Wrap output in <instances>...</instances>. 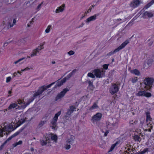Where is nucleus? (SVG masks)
I'll use <instances>...</instances> for the list:
<instances>
[{
    "label": "nucleus",
    "mask_w": 154,
    "mask_h": 154,
    "mask_svg": "<svg viewBox=\"0 0 154 154\" xmlns=\"http://www.w3.org/2000/svg\"><path fill=\"white\" fill-rule=\"evenodd\" d=\"M55 83V82H54L47 86H43L40 87L39 88V89L37 91L35 92L34 94L33 95V97H32L31 98L29 99V100L26 104H23V105L21 106L22 107V108H25L27 105H28L31 102L33 101L34 100V99L35 98H36L37 97H38L39 95H41L45 90L50 87L51 86L53 85V84H54ZM20 103L21 104V103ZM21 104H23V103H21Z\"/></svg>",
    "instance_id": "obj_1"
},
{
    "label": "nucleus",
    "mask_w": 154,
    "mask_h": 154,
    "mask_svg": "<svg viewBox=\"0 0 154 154\" xmlns=\"http://www.w3.org/2000/svg\"><path fill=\"white\" fill-rule=\"evenodd\" d=\"M29 100H28L27 102L26 103L24 102L23 100H21L20 99H18L17 101V103H12V104H11L9 106H8V109H4L3 110H1V111H0L1 112L3 111L5 113L6 111H7L8 110H10L12 108L13 109V108H16V107H17V104H19V105H20V106H18V108H17V109L18 108L20 109H24L26 107L24 108H22L21 107V106L22 105H23V104H20V103H21V102H22V103H24V104H26L27 103Z\"/></svg>",
    "instance_id": "obj_2"
},
{
    "label": "nucleus",
    "mask_w": 154,
    "mask_h": 154,
    "mask_svg": "<svg viewBox=\"0 0 154 154\" xmlns=\"http://www.w3.org/2000/svg\"><path fill=\"white\" fill-rule=\"evenodd\" d=\"M5 123L3 124L2 128V126H0V137H2L3 136V132L5 131L10 132L11 131L13 127L10 124L7 125V126L5 125Z\"/></svg>",
    "instance_id": "obj_3"
},
{
    "label": "nucleus",
    "mask_w": 154,
    "mask_h": 154,
    "mask_svg": "<svg viewBox=\"0 0 154 154\" xmlns=\"http://www.w3.org/2000/svg\"><path fill=\"white\" fill-rule=\"evenodd\" d=\"M129 43V41L128 40H125L116 49L113 51L109 52L107 55L108 56H110L113 54L114 53L119 51L120 50L124 48Z\"/></svg>",
    "instance_id": "obj_4"
},
{
    "label": "nucleus",
    "mask_w": 154,
    "mask_h": 154,
    "mask_svg": "<svg viewBox=\"0 0 154 154\" xmlns=\"http://www.w3.org/2000/svg\"><path fill=\"white\" fill-rule=\"evenodd\" d=\"M61 111H59L56 114L53 118L52 119L51 121V127L52 129L56 130L57 128V121L58 116L60 115Z\"/></svg>",
    "instance_id": "obj_5"
},
{
    "label": "nucleus",
    "mask_w": 154,
    "mask_h": 154,
    "mask_svg": "<svg viewBox=\"0 0 154 154\" xmlns=\"http://www.w3.org/2000/svg\"><path fill=\"white\" fill-rule=\"evenodd\" d=\"M154 82V79L152 78H145L143 80V82L145 85L148 86H145V88L147 90L150 88L152 87L151 85Z\"/></svg>",
    "instance_id": "obj_6"
},
{
    "label": "nucleus",
    "mask_w": 154,
    "mask_h": 154,
    "mask_svg": "<svg viewBox=\"0 0 154 154\" xmlns=\"http://www.w3.org/2000/svg\"><path fill=\"white\" fill-rule=\"evenodd\" d=\"M119 90V87L116 84L112 85L109 89V92L112 94L113 95L117 93Z\"/></svg>",
    "instance_id": "obj_7"
},
{
    "label": "nucleus",
    "mask_w": 154,
    "mask_h": 154,
    "mask_svg": "<svg viewBox=\"0 0 154 154\" xmlns=\"http://www.w3.org/2000/svg\"><path fill=\"white\" fill-rule=\"evenodd\" d=\"M94 75L97 78H101L104 74V71L103 69L101 71L99 69H95L93 71Z\"/></svg>",
    "instance_id": "obj_8"
},
{
    "label": "nucleus",
    "mask_w": 154,
    "mask_h": 154,
    "mask_svg": "<svg viewBox=\"0 0 154 154\" xmlns=\"http://www.w3.org/2000/svg\"><path fill=\"white\" fill-rule=\"evenodd\" d=\"M69 90V89L67 88H65L63 89V91L57 94L55 100H57L63 97L65 94Z\"/></svg>",
    "instance_id": "obj_9"
},
{
    "label": "nucleus",
    "mask_w": 154,
    "mask_h": 154,
    "mask_svg": "<svg viewBox=\"0 0 154 154\" xmlns=\"http://www.w3.org/2000/svg\"><path fill=\"white\" fill-rule=\"evenodd\" d=\"M102 114L101 113H97L92 116L91 120L94 122L100 121L102 117Z\"/></svg>",
    "instance_id": "obj_10"
},
{
    "label": "nucleus",
    "mask_w": 154,
    "mask_h": 154,
    "mask_svg": "<svg viewBox=\"0 0 154 154\" xmlns=\"http://www.w3.org/2000/svg\"><path fill=\"white\" fill-rule=\"evenodd\" d=\"M45 140H40L41 144L42 146H44L48 144V146H51L50 144V139L48 137L45 136Z\"/></svg>",
    "instance_id": "obj_11"
},
{
    "label": "nucleus",
    "mask_w": 154,
    "mask_h": 154,
    "mask_svg": "<svg viewBox=\"0 0 154 154\" xmlns=\"http://www.w3.org/2000/svg\"><path fill=\"white\" fill-rule=\"evenodd\" d=\"M45 140H40L41 144L42 146H44L48 144V146H51L50 144V139L48 137L45 136Z\"/></svg>",
    "instance_id": "obj_12"
},
{
    "label": "nucleus",
    "mask_w": 154,
    "mask_h": 154,
    "mask_svg": "<svg viewBox=\"0 0 154 154\" xmlns=\"http://www.w3.org/2000/svg\"><path fill=\"white\" fill-rule=\"evenodd\" d=\"M98 16V14H95V15L92 16L87 18L85 21L86 23L88 24L91 21L96 20L97 19V17Z\"/></svg>",
    "instance_id": "obj_13"
},
{
    "label": "nucleus",
    "mask_w": 154,
    "mask_h": 154,
    "mask_svg": "<svg viewBox=\"0 0 154 154\" xmlns=\"http://www.w3.org/2000/svg\"><path fill=\"white\" fill-rule=\"evenodd\" d=\"M140 4V1L139 0H134L131 2L130 6L133 8H135L138 6Z\"/></svg>",
    "instance_id": "obj_14"
},
{
    "label": "nucleus",
    "mask_w": 154,
    "mask_h": 154,
    "mask_svg": "<svg viewBox=\"0 0 154 154\" xmlns=\"http://www.w3.org/2000/svg\"><path fill=\"white\" fill-rule=\"evenodd\" d=\"M65 7V4H63L61 6L57 8L56 9L55 11L56 13H59L60 12H63L64 10Z\"/></svg>",
    "instance_id": "obj_15"
},
{
    "label": "nucleus",
    "mask_w": 154,
    "mask_h": 154,
    "mask_svg": "<svg viewBox=\"0 0 154 154\" xmlns=\"http://www.w3.org/2000/svg\"><path fill=\"white\" fill-rule=\"evenodd\" d=\"M153 14L152 12L146 11L145 12L143 15V17L144 18H146L148 17H153Z\"/></svg>",
    "instance_id": "obj_16"
},
{
    "label": "nucleus",
    "mask_w": 154,
    "mask_h": 154,
    "mask_svg": "<svg viewBox=\"0 0 154 154\" xmlns=\"http://www.w3.org/2000/svg\"><path fill=\"white\" fill-rule=\"evenodd\" d=\"M75 139L74 137L73 136H71L66 141L67 143L72 144L74 143Z\"/></svg>",
    "instance_id": "obj_17"
},
{
    "label": "nucleus",
    "mask_w": 154,
    "mask_h": 154,
    "mask_svg": "<svg viewBox=\"0 0 154 154\" xmlns=\"http://www.w3.org/2000/svg\"><path fill=\"white\" fill-rule=\"evenodd\" d=\"M66 82H64V79H63L62 80L60 81H58L56 85H55V87L57 88V87H60L62 85H63V83H65Z\"/></svg>",
    "instance_id": "obj_18"
},
{
    "label": "nucleus",
    "mask_w": 154,
    "mask_h": 154,
    "mask_svg": "<svg viewBox=\"0 0 154 154\" xmlns=\"http://www.w3.org/2000/svg\"><path fill=\"white\" fill-rule=\"evenodd\" d=\"M130 72L131 73L134 74L136 75H140V72L139 71L136 69L131 70Z\"/></svg>",
    "instance_id": "obj_19"
},
{
    "label": "nucleus",
    "mask_w": 154,
    "mask_h": 154,
    "mask_svg": "<svg viewBox=\"0 0 154 154\" xmlns=\"http://www.w3.org/2000/svg\"><path fill=\"white\" fill-rule=\"evenodd\" d=\"M51 138L52 140L55 143L57 142V135L54 134H52L51 136Z\"/></svg>",
    "instance_id": "obj_20"
},
{
    "label": "nucleus",
    "mask_w": 154,
    "mask_h": 154,
    "mask_svg": "<svg viewBox=\"0 0 154 154\" xmlns=\"http://www.w3.org/2000/svg\"><path fill=\"white\" fill-rule=\"evenodd\" d=\"M98 108V106L97 104V103H94L93 105L90 107L89 109L90 110H92L95 109H97Z\"/></svg>",
    "instance_id": "obj_21"
},
{
    "label": "nucleus",
    "mask_w": 154,
    "mask_h": 154,
    "mask_svg": "<svg viewBox=\"0 0 154 154\" xmlns=\"http://www.w3.org/2000/svg\"><path fill=\"white\" fill-rule=\"evenodd\" d=\"M146 92L145 90H143L142 91H139L138 93L136 94V95L137 96H144V93Z\"/></svg>",
    "instance_id": "obj_22"
},
{
    "label": "nucleus",
    "mask_w": 154,
    "mask_h": 154,
    "mask_svg": "<svg viewBox=\"0 0 154 154\" xmlns=\"http://www.w3.org/2000/svg\"><path fill=\"white\" fill-rule=\"evenodd\" d=\"M154 3V0H152L149 3L146 5L144 8L147 9L149 8V7H150Z\"/></svg>",
    "instance_id": "obj_23"
},
{
    "label": "nucleus",
    "mask_w": 154,
    "mask_h": 154,
    "mask_svg": "<svg viewBox=\"0 0 154 154\" xmlns=\"http://www.w3.org/2000/svg\"><path fill=\"white\" fill-rule=\"evenodd\" d=\"M37 53H39V52H38V50H36V49L34 50L33 51L32 53L31 54V57H32L36 56Z\"/></svg>",
    "instance_id": "obj_24"
},
{
    "label": "nucleus",
    "mask_w": 154,
    "mask_h": 154,
    "mask_svg": "<svg viewBox=\"0 0 154 154\" xmlns=\"http://www.w3.org/2000/svg\"><path fill=\"white\" fill-rule=\"evenodd\" d=\"M16 22V20L15 19H14L13 20V24H11V23H10L9 22L8 23V26L7 28L9 29V28L13 27V26H14V24H15Z\"/></svg>",
    "instance_id": "obj_25"
},
{
    "label": "nucleus",
    "mask_w": 154,
    "mask_h": 154,
    "mask_svg": "<svg viewBox=\"0 0 154 154\" xmlns=\"http://www.w3.org/2000/svg\"><path fill=\"white\" fill-rule=\"evenodd\" d=\"M22 141L21 140L19 141L18 142H17L13 144V147H15L18 145H21L22 144Z\"/></svg>",
    "instance_id": "obj_26"
},
{
    "label": "nucleus",
    "mask_w": 154,
    "mask_h": 154,
    "mask_svg": "<svg viewBox=\"0 0 154 154\" xmlns=\"http://www.w3.org/2000/svg\"><path fill=\"white\" fill-rule=\"evenodd\" d=\"M76 107L74 106H69V108L68 109L70 110L72 112H73L74 110H75Z\"/></svg>",
    "instance_id": "obj_27"
},
{
    "label": "nucleus",
    "mask_w": 154,
    "mask_h": 154,
    "mask_svg": "<svg viewBox=\"0 0 154 154\" xmlns=\"http://www.w3.org/2000/svg\"><path fill=\"white\" fill-rule=\"evenodd\" d=\"M47 122V120L42 121L40 122L38 126L39 127H42L44 124H45Z\"/></svg>",
    "instance_id": "obj_28"
},
{
    "label": "nucleus",
    "mask_w": 154,
    "mask_h": 154,
    "mask_svg": "<svg viewBox=\"0 0 154 154\" xmlns=\"http://www.w3.org/2000/svg\"><path fill=\"white\" fill-rule=\"evenodd\" d=\"M134 140L135 141L137 140L139 142H140L141 140L140 137L139 136H138L137 135H135L134 136Z\"/></svg>",
    "instance_id": "obj_29"
},
{
    "label": "nucleus",
    "mask_w": 154,
    "mask_h": 154,
    "mask_svg": "<svg viewBox=\"0 0 154 154\" xmlns=\"http://www.w3.org/2000/svg\"><path fill=\"white\" fill-rule=\"evenodd\" d=\"M23 129H20L16 133H14V134L13 135V136L14 137L17 136V135H18L20 132H21L22 130H23Z\"/></svg>",
    "instance_id": "obj_30"
},
{
    "label": "nucleus",
    "mask_w": 154,
    "mask_h": 154,
    "mask_svg": "<svg viewBox=\"0 0 154 154\" xmlns=\"http://www.w3.org/2000/svg\"><path fill=\"white\" fill-rule=\"evenodd\" d=\"M23 129H20L16 133H14V134L13 135V136L14 137L17 136V135H18L20 132H21L22 130H23Z\"/></svg>",
    "instance_id": "obj_31"
},
{
    "label": "nucleus",
    "mask_w": 154,
    "mask_h": 154,
    "mask_svg": "<svg viewBox=\"0 0 154 154\" xmlns=\"http://www.w3.org/2000/svg\"><path fill=\"white\" fill-rule=\"evenodd\" d=\"M25 59H26V58L25 57H23L22 58H21L17 60L14 62V63L15 64H17V63L20 62L21 61H22L23 60Z\"/></svg>",
    "instance_id": "obj_32"
},
{
    "label": "nucleus",
    "mask_w": 154,
    "mask_h": 154,
    "mask_svg": "<svg viewBox=\"0 0 154 154\" xmlns=\"http://www.w3.org/2000/svg\"><path fill=\"white\" fill-rule=\"evenodd\" d=\"M119 142H116L115 143L112 145V146L111 147L110 149V151H112L113 149L119 143Z\"/></svg>",
    "instance_id": "obj_33"
},
{
    "label": "nucleus",
    "mask_w": 154,
    "mask_h": 154,
    "mask_svg": "<svg viewBox=\"0 0 154 154\" xmlns=\"http://www.w3.org/2000/svg\"><path fill=\"white\" fill-rule=\"evenodd\" d=\"M72 113V112L70 110L68 109L66 113V115H65V117L66 118L69 117Z\"/></svg>",
    "instance_id": "obj_34"
},
{
    "label": "nucleus",
    "mask_w": 154,
    "mask_h": 154,
    "mask_svg": "<svg viewBox=\"0 0 154 154\" xmlns=\"http://www.w3.org/2000/svg\"><path fill=\"white\" fill-rule=\"evenodd\" d=\"M131 81L133 83H136L137 81V77H134L131 79Z\"/></svg>",
    "instance_id": "obj_35"
},
{
    "label": "nucleus",
    "mask_w": 154,
    "mask_h": 154,
    "mask_svg": "<svg viewBox=\"0 0 154 154\" xmlns=\"http://www.w3.org/2000/svg\"><path fill=\"white\" fill-rule=\"evenodd\" d=\"M72 76V75H71V74L69 73V74H68L66 77H65L63 79H64V82H66V81L67 80H68Z\"/></svg>",
    "instance_id": "obj_36"
},
{
    "label": "nucleus",
    "mask_w": 154,
    "mask_h": 154,
    "mask_svg": "<svg viewBox=\"0 0 154 154\" xmlns=\"http://www.w3.org/2000/svg\"><path fill=\"white\" fill-rule=\"evenodd\" d=\"M151 119L150 118V116L149 113H146V121H150Z\"/></svg>",
    "instance_id": "obj_37"
},
{
    "label": "nucleus",
    "mask_w": 154,
    "mask_h": 154,
    "mask_svg": "<svg viewBox=\"0 0 154 154\" xmlns=\"http://www.w3.org/2000/svg\"><path fill=\"white\" fill-rule=\"evenodd\" d=\"M51 26V25H48V26L47 28L45 30V32L46 33H48L50 32Z\"/></svg>",
    "instance_id": "obj_38"
},
{
    "label": "nucleus",
    "mask_w": 154,
    "mask_h": 154,
    "mask_svg": "<svg viewBox=\"0 0 154 154\" xmlns=\"http://www.w3.org/2000/svg\"><path fill=\"white\" fill-rule=\"evenodd\" d=\"M29 69V68L28 67H27L26 68L22 69L21 71V72H20L19 71H17V73H19L20 75H21V73L23 71H24L26 70H28Z\"/></svg>",
    "instance_id": "obj_39"
},
{
    "label": "nucleus",
    "mask_w": 154,
    "mask_h": 154,
    "mask_svg": "<svg viewBox=\"0 0 154 154\" xmlns=\"http://www.w3.org/2000/svg\"><path fill=\"white\" fill-rule=\"evenodd\" d=\"M43 48L44 47H43V45L41 44L40 45V46H38V47L36 49L39 51Z\"/></svg>",
    "instance_id": "obj_40"
},
{
    "label": "nucleus",
    "mask_w": 154,
    "mask_h": 154,
    "mask_svg": "<svg viewBox=\"0 0 154 154\" xmlns=\"http://www.w3.org/2000/svg\"><path fill=\"white\" fill-rule=\"evenodd\" d=\"M88 76L92 78H95V76L91 72L89 73L88 74Z\"/></svg>",
    "instance_id": "obj_41"
},
{
    "label": "nucleus",
    "mask_w": 154,
    "mask_h": 154,
    "mask_svg": "<svg viewBox=\"0 0 154 154\" xmlns=\"http://www.w3.org/2000/svg\"><path fill=\"white\" fill-rule=\"evenodd\" d=\"M144 96L147 97H149L151 96V94L150 93H146V92L144 93Z\"/></svg>",
    "instance_id": "obj_42"
},
{
    "label": "nucleus",
    "mask_w": 154,
    "mask_h": 154,
    "mask_svg": "<svg viewBox=\"0 0 154 154\" xmlns=\"http://www.w3.org/2000/svg\"><path fill=\"white\" fill-rule=\"evenodd\" d=\"M148 148H146L144 149L143 151H142L141 152V153L142 154H144L146 152H147L148 150Z\"/></svg>",
    "instance_id": "obj_43"
},
{
    "label": "nucleus",
    "mask_w": 154,
    "mask_h": 154,
    "mask_svg": "<svg viewBox=\"0 0 154 154\" xmlns=\"http://www.w3.org/2000/svg\"><path fill=\"white\" fill-rule=\"evenodd\" d=\"M134 22L132 21V20H131L128 23V24L125 27V28H126V27H128V26H132V24H133V23Z\"/></svg>",
    "instance_id": "obj_44"
},
{
    "label": "nucleus",
    "mask_w": 154,
    "mask_h": 154,
    "mask_svg": "<svg viewBox=\"0 0 154 154\" xmlns=\"http://www.w3.org/2000/svg\"><path fill=\"white\" fill-rule=\"evenodd\" d=\"M70 144L67 143V144L65 146V148L66 149H69L71 147Z\"/></svg>",
    "instance_id": "obj_45"
},
{
    "label": "nucleus",
    "mask_w": 154,
    "mask_h": 154,
    "mask_svg": "<svg viewBox=\"0 0 154 154\" xmlns=\"http://www.w3.org/2000/svg\"><path fill=\"white\" fill-rule=\"evenodd\" d=\"M75 53V52L72 51H70L67 53V54L69 55H73Z\"/></svg>",
    "instance_id": "obj_46"
},
{
    "label": "nucleus",
    "mask_w": 154,
    "mask_h": 154,
    "mask_svg": "<svg viewBox=\"0 0 154 154\" xmlns=\"http://www.w3.org/2000/svg\"><path fill=\"white\" fill-rule=\"evenodd\" d=\"M148 41L149 42V43H148L149 46H151L153 44V41L152 40H151L150 39H149L148 40Z\"/></svg>",
    "instance_id": "obj_47"
},
{
    "label": "nucleus",
    "mask_w": 154,
    "mask_h": 154,
    "mask_svg": "<svg viewBox=\"0 0 154 154\" xmlns=\"http://www.w3.org/2000/svg\"><path fill=\"white\" fill-rule=\"evenodd\" d=\"M12 78L11 77H8L6 78V82L7 83H8L10 82Z\"/></svg>",
    "instance_id": "obj_48"
},
{
    "label": "nucleus",
    "mask_w": 154,
    "mask_h": 154,
    "mask_svg": "<svg viewBox=\"0 0 154 154\" xmlns=\"http://www.w3.org/2000/svg\"><path fill=\"white\" fill-rule=\"evenodd\" d=\"M76 71H77L76 69H74L73 70H72V71L70 73L72 76L75 74V73L76 72Z\"/></svg>",
    "instance_id": "obj_49"
},
{
    "label": "nucleus",
    "mask_w": 154,
    "mask_h": 154,
    "mask_svg": "<svg viewBox=\"0 0 154 154\" xmlns=\"http://www.w3.org/2000/svg\"><path fill=\"white\" fill-rule=\"evenodd\" d=\"M109 65V64H104V65H103V68L104 69H108V66Z\"/></svg>",
    "instance_id": "obj_50"
},
{
    "label": "nucleus",
    "mask_w": 154,
    "mask_h": 154,
    "mask_svg": "<svg viewBox=\"0 0 154 154\" xmlns=\"http://www.w3.org/2000/svg\"><path fill=\"white\" fill-rule=\"evenodd\" d=\"M13 137H14L12 135L11 136L9 137L5 142H6V143L8 141L10 140H11Z\"/></svg>",
    "instance_id": "obj_51"
},
{
    "label": "nucleus",
    "mask_w": 154,
    "mask_h": 154,
    "mask_svg": "<svg viewBox=\"0 0 154 154\" xmlns=\"http://www.w3.org/2000/svg\"><path fill=\"white\" fill-rule=\"evenodd\" d=\"M6 143V142H5L4 143L0 146V150H1L3 148L4 145Z\"/></svg>",
    "instance_id": "obj_52"
},
{
    "label": "nucleus",
    "mask_w": 154,
    "mask_h": 154,
    "mask_svg": "<svg viewBox=\"0 0 154 154\" xmlns=\"http://www.w3.org/2000/svg\"><path fill=\"white\" fill-rule=\"evenodd\" d=\"M11 42L8 41H7L6 42H5L4 44V46H6L8 45V44H9Z\"/></svg>",
    "instance_id": "obj_53"
},
{
    "label": "nucleus",
    "mask_w": 154,
    "mask_h": 154,
    "mask_svg": "<svg viewBox=\"0 0 154 154\" xmlns=\"http://www.w3.org/2000/svg\"><path fill=\"white\" fill-rule=\"evenodd\" d=\"M19 122H20V124L19 125H20L25 122V120L24 119H23V120L19 121Z\"/></svg>",
    "instance_id": "obj_54"
},
{
    "label": "nucleus",
    "mask_w": 154,
    "mask_h": 154,
    "mask_svg": "<svg viewBox=\"0 0 154 154\" xmlns=\"http://www.w3.org/2000/svg\"><path fill=\"white\" fill-rule=\"evenodd\" d=\"M89 86H92L93 85L92 82L90 81H88Z\"/></svg>",
    "instance_id": "obj_55"
},
{
    "label": "nucleus",
    "mask_w": 154,
    "mask_h": 154,
    "mask_svg": "<svg viewBox=\"0 0 154 154\" xmlns=\"http://www.w3.org/2000/svg\"><path fill=\"white\" fill-rule=\"evenodd\" d=\"M139 17L138 15H136L135 16L134 18L132 19V21L134 22V21L137 18Z\"/></svg>",
    "instance_id": "obj_56"
},
{
    "label": "nucleus",
    "mask_w": 154,
    "mask_h": 154,
    "mask_svg": "<svg viewBox=\"0 0 154 154\" xmlns=\"http://www.w3.org/2000/svg\"><path fill=\"white\" fill-rule=\"evenodd\" d=\"M122 20V19H118L116 20V22L117 23H121V21Z\"/></svg>",
    "instance_id": "obj_57"
},
{
    "label": "nucleus",
    "mask_w": 154,
    "mask_h": 154,
    "mask_svg": "<svg viewBox=\"0 0 154 154\" xmlns=\"http://www.w3.org/2000/svg\"><path fill=\"white\" fill-rule=\"evenodd\" d=\"M108 133H109V131H108V130L106 131V132H105V133L104 134V136H105V137L107 135V134Z\"/></svg>",
    "instance_id": "obj_58"
},
{
    "label": "nucleus",
    "mask_w": 154,
    "mask_h": 154,
    "mask_svg": "<svg viewBox=\"0 0 154 154\" xmlns=\"http://www.w3.org/2000/svg\"><path fill=\"white\" fill-rule=\"evenodd\" d=\"M33 22H34L33 19L32 18V20L29 22V24H32L33 23Z\"/></svg>",
    "instance_id": "obj_59"
},
{
    "label": "nucleus",
    "mask_w": 154,
    "mask_h": 154,
    "mask_svg": "<svg viewBox=\"0 0 154 154\" xmlns=\"http://www.w3.org/2000/svg\"><path fill=\"white\" fill-rule=\"evenodd\" d=\"M42 4V3L39 5L37 7V9H39L41 8V6Z\"/></svg>",
    "instance_id": "obj_60"
},
{
    "label": "nucleus",
    "mask_w": 154,
    "mask_h": 154,
    "mask_svg": "<svg viewBox=\"0 0 154 154\" xmlns=\"http://www.w3.org/2000/svg\"><path fill=\"white\" fill-rule=\"evenodd\" d=\"M90 12L89 10L87 11H85V15H87L88 13Z\"/></svg>",
    "instance_id": "obj_61"
},
{
    "label": "nucleus",
    "mask_w": 154,
    "mask_h": 154,
    "mask_svg": "<svg viewBox=\"0 0 154 154\" xmlns=\"http://www.w3.org/2000/svg\"><path fill=\"white\" fill-rule=\"evenodd\" d=\"M84 25V24L83 23H82L81 24V25H80V26H79V27H78V28H79L80 27H82Z\"/></svg>",
    "instance_id": "obj_62"
},
{
    "label": "nucleus",
    "mask_w": 154,
    "mask_h": 154,
    "mask_svg": "<svg viewBox=\"0 0 154 154\" xmlns=\"http://www.w3.org/2000/svg\"><path fill=\"white\" fill-rule=\"evenodd\" d=\"M17 74L16 72H14V75L13 76V78H14L15 77L16 75H17Z\"/></svg>",
    "instance_id": "obj_63"
},
{
    "label": "nucleus",
    "mask_w": 154,
    "mask_h": 154,
    "mask_svg": "<svg viewBox=\"0 0 154 154\" xmlns=\"http://www.w3.org/2000/svg\"><path fill=\"white\" fill-rule=\"evenodd\" d=\"M30 150L31 151H33L34 150V149L33 148L31 147L30 148Z\"/></svg>",
    "instance_id": "obj_64"
}]
</instances>
